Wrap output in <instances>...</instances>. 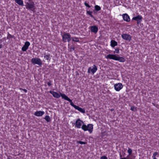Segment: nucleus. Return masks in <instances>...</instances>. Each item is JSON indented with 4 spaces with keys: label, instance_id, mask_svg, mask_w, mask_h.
Masks as SVG:
<instances>
[{
    "label": "nucleus",
    "instance_id": "473e14b6",
    "mask_svg": "<svg viewBox=\"0 0 159 159\" xmlns=\"http://www.w3.org/2000/svg\"><path fill=\"white\" fill-rule=\"evenodd\" d=\"M12 35H11L10 34H9L8 33V36L7 37V39H8L9 38H11L12 37Z\"/></svg>",
    "mask_w": 159,
    "mask_h": 159
},
{
    "label": "nucleus",
    "instance_id": "0eeeda50",
    "mask_svg": "<svg viewBox=\"0 0 159 159\" xmlns=\"http://www.w3.org/2000/svg\"><path fill=\"white\" fill-rule=\"evenodd\" d=\"M142 17L141 16L138 15L134 17L132 19L137 21V24H139L141 22V20L142 19Z\"/></svg>",
    "mask_w": 159,
    "mask_h": 159
},
{
    "label": "nucleus",
    "instance_id": "7c9ffc66",
    "mask_svg": "<svg viewBox=\"0 0 159 159\" xmlns=\"http://www.w3.org/2000/svg\"><path fill=\"white\" fill-rule=\"evenodd\" d=\"M78 143L81 144H85L86 143V142L81 141H79L78 142Z\"/></svg>",
    "mask_w": 159,
    "mask_h": 159
},
{
    "label": "nucleus",
    "instance_id": "6e6552de",
    "mask_svg": "<svg viewBox=\"0 0 159 159\" xmlns=\"http://www.w3.org/2000/svg\"><path fill=\"white\" fill-rule=\"evenodd\" d=\"M30 45V43L29 42H26L24 46L22 48V50L23 51H25L28 48Z\"/></svg>",
    "mask_w": 159,
    "mask_h": 159
},
{
    "label": "nucleus",
    "instance_id": "a878e982",
    "mask_svg": "<svg viewBox=\"0 0 159 159\" xmlns=\"http://www.w3.org/2000/svg\"><path fill=\"white\" fill-rule=\"evenodd\" d=\"M101 7L99 6L96 5L95 6V10H100Z\"/></svg>",
    "mask_w": 159,
    "mask_h": 159
},
{
    "label": "nucleus",
    "instance_id": "c9c22d12",
    "mask_svg": "<svg viewBox=\"0 0 159 159\" xmlns=\"http://www.w3.org/2000/svg\"><path fill=\"white\" fill-rule=\"evenodd\" d=\"M47 84L49 86H50L52 85V83L51 81H49L47 83Z\"/></svg>",
    "mask_w": 159,
    "mask_h": 159
},
{
    "label": "nucleus",
    "instance_id": "ea45409f",
    "mask_svg": "<svg viewBox=\"0 0 159 159\" xmlns=\"http://www.w3.org/2000/svg\"><path fill=\"white\" fill-rule=\"evenodd\" d=\"M157 108L159 109V105L157 107Z\"/></svg>",
    "mask_w": 159,
    "mask_h": 159
},
{
    "label": "nucleus",
    "instance_id": "e433bc0d",
    "mask_svg": "<svg viewBox=\"0 0 159 159\" xmlns=\"http://www.w3.org/2000/svg\"><path fill=\"white\" fill-rule=\"evenodd\" d=\"M69 39H68L67 40V41L69 42L70 40H71V36H70L69 38H68Z\"/></svg>",
    "mask_w": 159,
    "mask_h": 159
},
{
    "label": "nucleus",
    "instance_id": "393cba45",
    "mask_svg": "<svg viewBox=\"0 0 159 159\" xmlns=\"http://www.w3.org/2000/svg\"><path fill=\"white\" fill-rule=\"evenodd\" d=\"M130 110H131L132 111H137V107L134 106H132L131 107Z\"/></svg>",
    "mask_w": 159,
    "mask_h": 159
},
{
    "label": "nucleus",
    "instance_id": "39448f33",
    "mask_svg": "<svg viewBox=\"0 0 159 159\" xmlns=\"http://www.w3.org/2000/svg\"><path fill=\"white\" fill-rule=\"evenodd\" d=\"M97 70V68L96 66L94 65L93 68H92L91 67L89 68L88 72L89 73L92 72V74H93Z\"/></svg>",
    "mask_w": 159,
    "mask_h": 159
},
{
    "label": "nucleus",
    "instance_id": "2f4dec72",
    "mask_svg": "<svg viewBox=\"0 0 159 159\" xmlns=\"http://www.w3.org/2000/svg\"><path fill=\"white\" fill-rule=\"evenodd\" d=\"M119 48H117L115 50V52L116 53H119Z\"/></svg>",
    "mask_w": 159,
    "mask_h": 159
},
{
    "label": "nucleus",
    "instance_id": "f03ea898",
    "mask_svg": "<svg viewBox=\"0 0 159 159\" xmlns=\"http://www.w3.org/2000/svg\"><path fill=\"white\" fill-rule=\"evenodd\" d=\"M31 62L33 64H37L39 65H41L42 64L41 60L38 58L32 59Z\"/></svg>",
    "mask_w": 159,
    "mask_h": 159
},
{
    "label": "nucleus",
    "instance_id": "72a5a7b5",
    "mask_svg": "<svg viewBox=\"0 0 159 159\" xmlns=\"http://www.w3.org/2000/svg\"><path fill=\"white\" fill-rule=\"evenodd\" d=\"M100 159H107V158L106 156H103L101 157Z\"/></svg>",
    "mask_w": 159,
    "mask_h": 159
},
{
    "label": "nucleus",
    "instance_id": "cd10ccee",
    "mask_svg": "<svg viewBox=\"0 0 159 159\" xmlns=\"http://www.w3.org/2000/svg\"><path fill=\"white\" fill-rule=\"evenodd\" d=\"M92 11H87V13L90 16L92 17H93V16L92 15Z\"/></svg>",
    "mask_w": 159,
    "mask_h": 159
},
{
    "label": "nucleus",
    "instance_id": "412c9836",
    "mask_svg": "<svg viewBox=\"0 0 159 159\" xmlns=\"http://www.w3.org/2000/svg\"><path fill=\"white\" fill-rule=\"evenodd\" d=\"M16 3L20 5H23V2L22 0H15Z\"/></svg>",
    "mask_w": 159,
    "mask_h": 159
},
{
    "label": "nucleus",
    "instance_id": "b1692460",
    "mask_svg": "<svg viewBox=\"0 0 159 159\" xmlns=\"http://www.w3.org/2000/svg\"><path fill=\"white\" fill-rule=\"evenodd\" d=\"M70 102V105L73 107H74L75 108L77 106L74 105V103H73V102H72V100L71 99H70L68 101Z\"/></svg>",
    "mask_w": 159,
    "mask_h": 159
},
{
    "label": "nucleus",
    "instance_id": "6ab92c4d",
    "mask_svg": "<svg viewBox=\"0 0 159 159\" xmlns=\"http://www.w3.org/2000/svg\"><path fill=\"white\" fill-rule=\"evenodd\" d=\"M117 43L114 40H111V46L112 47H114L115 46L117 45Z\"/></svg>",
    "mask_w": 159,
    "mask_h": 159
},
{
    "label": "nucleus",
    "instance_id": "9b49d317",
    "mask_svg": "<svg viewBox=\"0 0 159 159\" xmlns=\"http://www.w3.org/2000/svg\"><path fill=\"white\" fill-rule=\"evenodd\" d=\"M90 30L92 32L96 33L98 31V28L97 26L94 25L90 27Z\"/></svg>",
    "mask_w": 159,
    "mask_h": 159
},
{
    "label": "nucleus",
    "instance_id": "dca6fc26",
    "mask_svg": "<svg viewBox=\"0 0 159 159\" xmlns=\"http://www.w3.org/2000/svg\"><path fill=\"white\" fill-rule=\"evenodd\" d=\"M116 60L118 61L121 62H124L125 61L124 58L122 57H116Z\"/></svg>",
    "mask_w": 159,
    "mask_h": 159
},
{
    "label": "nucleus",
    "instance_id": "5701e85b",
    "mask_svg": "<svg viewBox=\"0 0 159 159\" xmlns=\"http://www.w3.org/2000/svg\"><path fill=\"white\" fill-rule=\"evenodd\" d=\"M44 119L48 122H50L51 121L50 118L48 116H46Z\"/></svg>",
    "mask_w": 159,
    "mask_h": 159
},
{
    "label": "nucleus",
    "instance_id": "f8f14e48",
    "mask_svg": "<svg viewBox=\"0 0 159 159\" xmlns=\"http://www.w3.org/2000/svg\"><path fill=\"white\" fill-rule=\"evenodd\" d=\"M34 7V2L31 3H27L26 6V7L27 9H32Z\"/></svg>",
    "mask_w": 159,
    "mask_h": 159
},
{
    "label": "nucleus",
    "instance_id": "2eb2a0df",
    "mask_svg": "<svg viewBox=\"0 0 159 159\" xmlns=\"http://www.w3.org/2000/svg\"><path fill=\"white\" fill-rule=\"evenodd\" d=\"M124 20L127 22L130 21V19L129 16L126 14H124L123 16Z\"/></svg>",
    "mask_w": 159,
    "mask_h": 159
},
{
    "label": "nucleus",
    "instance_id": "4468645a",
    "mask_svg": "<svg viewBox=\"0 0 159 159\" xmlns=\"http://www.w3.org/2000/svg\"><path fill=\"white\" fill-rule=\"evenodd\" d=\"M44 114V112L43 111H37L34 112V115L37 116H42Z\"/></svg>",
    "mask_w": 159,
    "mask_h": 159
},
{
    "label": "nucleus",
    "instance_id": "aec40b11",
    "mask_svg": "<svg viewBox=\"0 0 159 159\" xmlns=\"http://www.w3.org/2000/svg\"><path fill=\"white\" fill-rule=\"evenodd\" d=\"M50 56H51L50 54H48V55L46 54V53L44 54V57L47 60H50Z\"/></svg>",
    "mask_w": 159,
    "mask_h": 159
},
{
    "label": "nucleus",
    "instance_id": "f257e3e1",
    "mask_svg": "<svg viewBox=\"0 0 159 159\" xmlns=\"http://www.w3.org/2000/svg\"><path fill=\"white\" fill-rule=\"evenodd\" d=\"M93 125L92 124H89L87 125L83 124L81 128L84 131L88 130L90 133H91L93 131Z\"/></svg>",
    "mask_w": 159,
    "mask_h": 159
},
{
    "label": "nucleus",
    "instance_id": "4c0bfd02",
    "mask_svg": "<svg viewBox=\"0 0 159 159\" xmlns=\"http://www.w3.org/2000/svg\"><path fill=\"white\" fill-rule=\"evenodd\" d=\"M23 91L25 93L27 92V90L25 89H23Z\"/></svg>",
    "mask_w": 159,
    "mask_h": 159
},
{
    "label": "nucleus",
    "instance_id": "bb28decb",
    "mask_svg": "<svg viewBox=\"0 0 159 159\" xmlns=\"http://www.w3.org/2000/svg\"><path fill=\"white\" fill-rule=\"evenodd\" d=\"M132 150L131 148H128V152L129 153V155H130L131 154L132 152Z\"/></svg>",
    "mask_w": 159,
    "mask_h": 159
},
{
    "label": "nucleus",
    "instance_id": "c756f323",
    "mask_svg": "<svg viewBox=\"0 0 159 159\" xmlns=\"http://www.w3.org/2000/svg\"><path fill=\"white\" fill-rule=\"evenodd\" d=\"M158 154V152H155L153 154L152 156L153 159L156 158V156Z\"/></svg>",
    "mask_w": 159,
    "mask_h": 159
},
{
    "label": "nucleus",
    "instance_id": "20e7f679",
    "mask_svg": "<svg viewBox=\"0 0 159 159\" xmlns=\"http://www.w3.org/2000/svg\"><path fill=\"white\" fill-rule=\"evenodd\" d=\"M114 86L115 90L117 91H119L123 87V85L121 83L115 84Z\"/></svg>",
    "mask_w": 159,
    "mask_h": 159
},
{
    "label": "nucleus",
    "instance_id": "7ed1b4c3",
    "mask_svg": "<svg viewBox=\"0 0 159 159\" xmlns=\"http://www.w3.org/2000/svg\"><path fill=\"white\" fill-rule=\"evenodd\" d=\"M122 38L124 40L129 41L131 40V36L129 34H124L121 35Z\"/></svg>",
    "mask_w": 159,
    "mask_h": 159
},
{
    "label": "nucleus",
    "instance_id": "f704fd0d",
    "mask_svg": "<svg viewBox=\"0 0 159 159\" xmlns=\"http://www.w3.org/2000/svg\"><path fill=\"white\" fill-rule=\"evenodd\" d=\"M75 49V48L73 47H70V51H73Z\"/></svg>",
    "mask_w": 159,
    "mask_h": 159
},
{
    "label": "nucleus",
    "instance_id": "ddd939ff",
    "mask_svg": "<svg viewBox=\"0 0 159 159\" xmlns=\"http://www.w3.org/2000/svg\"><path fill=\"white\" fill-rule=\"evenodd\" d=\"M116 57L117 56L115 55L109 54L106 56V58L116 60Z\"/></svg>",
    "mask_w": 159,
    "mask_h": 159
},
{
    "label": "nucleus",
    "instance_id": "a211bd4d",
    "mask_svg": "<svg viewBox=\"0 0 159 159\" xmlns=\"http://www.w3.org/2000/svg\"><path fill=\"white\" fill-rule=\"evenodd\" d=\"M60 93L61 94V96L62 98H64L65 100H66L68 101L70 100V99L65 94H64L61 93Z\"/></svg>",
    "mask_w": 159,
    "mask_h": 159
},
{
    "label": "nucleus",
    "instance_id": "a19ab883",
    "mask_svg": "<svg viewBox=\"0 0 159 159\" xmlns=\"http://www.w3.org/2000/svg\"><path fill=\"white\" fill-rule=\"evenodd\" d=\"M120 157H122V155H120Z\"/></svg>",
    "mask_w": 159,
    "mask_h": 159
},
{
    "label": "nucleus",
    "instance_id": "58836bf2",
    "mask_svg": "<svg viewBox=\"0 0 159 159\" xmlns=\"http://www.w3.org/2000/svg\"><path fill=\"white\" fill-rule=\"evenodd\" d=\"M2 48V45H0V49Z\"/></svg>",
    "mask_w": 159,
    "mask_h": 159
},
{
    "label": "nucleus",
    "instance_id": "9d476101",
    "mask_svg": "<svg viewBox=\"0 0 159 159\" xmlns=\"http://www.w3.org/2000/svg\"><path fill=\"white\" fill-rule=\"evenodd\" d=\"M49 93L52 94L53 96L55 98H58L60 97L61 94H59L58 93L56 92L50 91Z\"/></svg>",
    "mask_w": 159,
    "mask_h": 159
},
{
    "label": "nucleus",
    "instance_id": "4be33fe9",
    "mask_svg": "<svg viewBox=\"0 0 159 159\" xmlns=\"http://www.w3.org/2000/svg\"><path fill=\"white\" fill-rule=\"evenodd\" d=\"M72 40L73 41L78 42L79 41V39L76 37H72L71 38Z\"/></svg>",
    "mask_w": 159,
    "mask_h": 159
},
{
    "label": "nucleus",
    "instance_id": "f3484780",
    "mask_svg": "<svg viewBox=\"0 0 159 159\" xmlns=\"http://www.w3.org/2000/svg\"><path fill=\"white\" fill-rule=\"evenodd\" d=\"M75 109L78 110L80 111L82 113H85V110L84 109L82 108H81L80 107L78 106H76Z\"/></svg>",
    "mask_w": 159,
    "mask_h": 159
},
{
    "label": "nucleus",
    "instance_id": "1a4fd4ad",
    "mask_svg": "<svg viewBox=\"0 0 159 159\" xmlns=\"http://www.w3.org/2000/svg\"><path fill=\"white\" fill-rule=\"evenodd\" d=\"M70 36V35L69 33L65 34L62 36L63 41L65 42H66L67 39H69L68 38Z\"/></svg>",
    "mask_w": 159,
    "mask_h": 159
},
{
    "label": "nucleus",
    "instance_id": "c85d7f7f",
    "mask_svg": "<svg viewBox=\"0 0 159 159\" xmlns=\"http://www.w3.org/2000/svg\"><path fill=\"white\" fill-rule=\"evenodd\" d=\"M84 4L85 5V6H86V7H87L89 8L90 7V5L88 4V3H87V2L86 1L84 2Z\"/></svg>",
    "mask_w": 159,
    "mask_h": 159
},
{
    "label": "nucleus",
    "instance_id": "423d86ee",
    "mask_svg": "<svg viewBox=\"0 0 159 159\" xmlns=\"http://www.w3.org/2000/svg\"><path fill=\"white\" fill-rule=\"evenodd\" d=\"M83 123V122L80 119H77L75 122V126L78 128H80L82 124Z\"/></svg>",
    "mask_w": 159,
    "mask_h": 159
}]
</instances>
